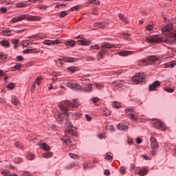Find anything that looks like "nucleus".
I'll use <instances>...</instances> for the list:
<instances>
[{
  "instance_id": "49530a36",
  "label": "nucleus",
  "mask_w": 176,
  "mask_h": 176,
  "mask_svg": "<svg viewBox=\"0 0 176 176\" xmlns=\"http://www.w3.org/2000/svg\"><path fill=\"white\" fill-rule=\"evenodd\" d=\"M96 27H98V28H104V23H95Z\"/></svg>"
},
{
  "instance_id": "b1692460",
  "label": "nucleus",
  "mask_w": 176,
  "mask_h": 176,
  "mask_svg": "<svg viewBox=\"0 0 176 176\" xmlns=\"http://www.w3.org/2000/svg\"><path fill=\"white\" fill-rule=\"evenodd\" d=\"M34 51V52H33ZM39 53V50L38 49H33V50H31V49H27V50H24V53L25 54H28L29 53Z\"/></svg>"
},
{
  "instance_id": "680f3d73",
  "label": "nucleus",
  "mask_w": 176,
  "mask_h": 176,
  "mask_svg": "<svg viewBox=\"0 0 176 176\" xmlns=\"http://www.w3.org/2000/svg\"><path fill=\"white\" fill-rule=\"evenodd\" d=\"M21 176H30V173L28 171H24Z\"/></svg>"
},
{
  "instance_id": "f03ea898",
  "label": "nucleus",
  "mask_w": 176,
  "mask_h": 176,
  "mask_svg": "<svg viewBox=\"0 0 176 176\" xmlns=\"http://www.w3.org/2000/svg\"><path fill=\"white\" fill-rule=\"evenodd\" d=\"M80 105V103L78 102V100L73 99V103L69 100H66L65 102H62L59 104V108L60 111H63L64 113H67L68 111L71 109V108H78Z\"/></svg>"
},
{
  "instance_id": "c756f323",
  "label": "nucleus",
  "mask_w": 176,
  "mask_h": 176,
  "mask_svg": "<svg viewBox=\"0 0 176 176\" xmlns=\"http://www.w3.org/2000/svg\"><path fill=\"white\" fill-rule=\"evenodd\" d=\"M43 80V78H42V76H38L36 78L34 83L38 85V86H39V85L42 83Z\"/></svg>"
},
{
  "instance_id": "a878e982",
  "label": "nucleus",
  "mask_w": 176,
  "mask_h": 176,
  "mask_svg": "<svg viewBox=\"0 0 176 176\" xmlns=\"http://www.w3.org/2000/svg\"><path fill=\"white\" fill-rule=\"evenodd\" d=\"M0 43L3 47H10V43L6 40L1 41Z\"/></svg>"
},
{
  "instance_id": "c85d7f7f",
  "label": "nucleus",
  "mask_w": 176,
  "mask_h": 176,
  "mask_svg": "<svg viewBox=\"0 0 176 176\" xmlns=\"http://www.w3.org/2000/svg\"><path fill=\"white\" fill-rule=\"evenodd\" d=\"M1 174L2 175L5 176H17V175L16 174H10V172H9L8 170L1 171Z\"/></svg>"
},
{
  "instance_id": "de8ad7c7",
  "label": "nucleus",
  "mask_w": 176,
  "mask_h": 176,
  "mask_svg": "<svg viewBox=\"0 0 176 176\" xmlns=\"http://www.w3.org/2000/svg\"><path fill=\"white\" fill-rule=\"evenodd\" d=\"M78 9H80V6H79V5L75 6L74 7H72V8H71V10H72V12H74V11H75V10H78Z\"/></svg>"
},
{
  "instance_id": "f704fd0d",
  "label": "nucleus",
  "mask_w": 176,
  "mask_h": 176,
  "mask_svg": "<svg viewBox=\"0 0 176 176\" xmlns=\"http://www.w3.org/2000/svg\"><path fill=\"white\" fill-rule=\"evenodd\" d=\"M14 86H16V84L14 82H11L7 85V89H8V90H13Z\"/></svg>"
},
{
  "instance_id": "7ed1b4c3",
  "label": "nucleus",
  "mask_w": 176,
  "mask_h": 176,
  "mask_svg": "<svg viewBox=\"0 0 176 176\" xmlns=\"http://www.w3.org/2000/svg\"><path fill=\"white\" fill-rule=\"evenodd\" d=\"M23 20H28V21H41L42 18L39 16L22 14L13 17L11 20V23H19V21H23Z\"/></svg>"
},
{
  "instance_id": "bb28decb",
  "label": "nucleus",
  "mask_w": 176,
  "mask_h": 176,
  "mask_svg": "<svg viewBox=\"0 0 176 176\" xmlns=\"http://www.w3.org/2000/svg\"><path fill=\"white\" fill-rule=\"evenodd\" d=\"M120 56H122L123 57H126L127 56H130V54H132V52L130 51H124V52H119Z\"/></svg>"
},
{
  "instance_id": "603ef678",
  "label": "nucleus",
  "mask_w": 176,
  "mask_h": 176,
  "mask_svg": "<svg viewBox=\"0 0 176 176\" xmlns=\"http://www.w3.org/2000/svg\"><path fill=\"white\" fill-rule=\"evenodd\" d=\"M14 146H16V148H19L20 149L23 148V145H21V144H20L19 142L14 143Z\"/></svg>"
},
{
  "instance_id": "79ce46f5",
  "label": "nucleus",
  "mask_w": 176,
  "mask_h": 176,
  "mask_svg": "<svg viewBox=\"0 0 176 176\" xmlns=\"http://www.w3.org/2000/svg\"><path fill=\"white\" fill-rule=\"evenodd\" d=\"M68 13H67V11H63L59 14V17L64 18L65 16H67Z\"/></svg>"
},
{
  "instance_id": "5fc2aeb1",
  "label": "nucleus",
  "mask_w": 176,
  "mask_h": 176,
  "mask_svg": "<svg viewBox=\"0 0 176 176\" xmlns=\"http://www.w3.org/2000/svg\"><path fill=\"white\" fill-rule=\"evenodd\" d=\"M36 84H35V82H34L32 84V89H31V91L32 93H34V91H35V89H36Z\"/></svg>"
},
{
  "instance_id": "aec40b11",
  "label": "nucleus",
  "mask_w": 176,
  "mask_h": 176,
  "mask_svg": "<svg viewBox=\"0 0 176 176\" xmlns=\"http://www.w3.org/2000/svg\"><path fill=\"white\" fill-rule=\"evenodd\" d=\"M146 174H148V169L143 168L139 170L138 175L144 176V175H146Z\"/></svg>"
},
{
  "instance_id": "a19ab883",
  "label": "nucleus",
  "mask_w": 176,
  "mask_h": 176,
  "mask_svg": "<svg viewBox=\"0 0 176 176\" xmlns=\"http://www.w3.org/2000/svg\"><path fill=\"white\" fill-rule=\"evenodd\" d=\"M90 3H94V5H100V0H89Z\"/></svg>"
},
{
  "instance_id": "72a5a7b5",
  "label": "nucleus",
  "mask_w": 176,
  "mask_h": 176,
  "mask_svg": "<svg viewBox=\"0 0 176 176\" xmlns=\"http://www.w3.org/2000/svg\"><path fill=\"white\" fill-rule=\"evenodd\" d=\"M118 17L120 18V20H122V21H124V23H129V21H127V19H126V17H124L123 14H119Z\"/></svg>"
},
{
  "instance_id": "412c9836",
  "label": "nucleus",
  "mask_w": 176,
  "mask_h": 176,
  "mask_svg": "<svg viewBox=\"0 0 176 176\" xmlns=\"http://www.w3.org/2000/svg\"><path fill=\"white\" fill-rule=\"evenodd\" d=\"M11 102L12 105H17L18 104H20V102H19V100H17V98H16L15 96H11Z\"/></svg>"
},
{
  "instance_id": "37998d69",
  "label": "nucleus",
  "mask_w": 176,
  "mask_h": 176,
  "mask_svg": "<svg viewBox=\"0 0 176 176\" xmlns=\"http://www.w3.org/2000/svg\"><path fill=\"white\" fill-rule=\"evenodd\" d=\"M165 91H166L167 93H173L174 91V89H172L171 87H166L164 88Z\"/></svg>"
},
{
  "instance_id": "09e8293b",
  "label": "nucleus",
  "mask_w": 176,
  "mask_h": 176,
  "mask_svg": "<svg viewBox=\"0 0 176 176\" xmlns=\"http://www.w3.org/2000/svg\"><path fill=\"white\" fill-rule=\"evenodd\" d=\"M0 12L1 13H6V12H8V8H6V7H2L0 8Z\"/></svg>"
},
{
  "instance_id": "0e129e2a",
  "label": "nucleus",
  "mask_w": 176,
  "mask_h": 176,
  "mask_svg": "<svg viewBox=\"0 0 176 176\" xmlns=\"http://www.w3.org/2000/svg\"><path fill=\"white\" fill-rule=\"evenodd\" d=\"M142 157H143V159H144V160H151V157L146 156V155H142Z\"/></svg>"
},
{
  "instance_id": "cd10ccee",
  "label": "nucleus",
  "mask_w": 176,
  "mask_h": 176,
  "mask_svg": "<svg viewBox=\"0 0 176 176\" xmlns=\"http://www.w3.org/2000/svg\"><path fill=\"white\" fill-rule=\"evenodd\" d=\"M43 157H45V159H49L50 157H53V153L49 151V152L43 154Z\"/></svg>"
},
{
  "instance_id": "6e6552de",
  "label": "nucleus",
  "mask_w": 176,
  "mask_h": 176,
  "mask_svg": "<svg viewBox=\"0 0 176 176\" xmlns=\"http://www.w3.org/2000/svg\"><path fill=\"white\" fill-rule=\"evenodd\" d=\"M58 61H59L60 64L63 65V61H65V63H78V58H74V57L65 56V57H63V58L62 59L59 58Z\"/></svg>"
},
{
  "instance_id": "864d4df0",
  "label": "nucleus",
  "mask_w": 176,
  "mask_h": 176,
  "mask_svg": "<svg viewBox=\"0 0 176 176\" xmlns=\"http://www.w3.org/2000/svg\"><path fill=\"white\" fill-rule=\"evenodd\" d=\"M10 32H12V30H6L3 34L6 35V36H10V34H9Z\"/></svg>"
},
{
  "instance_id": "bf43d9fd",
  "label": "nucleus",
  "mask_w": 176,
  "mask_h": 176,
  "mask_svg": "<svg viewBox=\"0 0 176 176\" xmlns=\"http://www.w3.org/2000/svg\"><path fill=\"white\" fill-rule=\"evenodd\" d=\"M146 30H147L148 31H152V30H153V25H147Z\"/></svg>"
},
{
  "instance_id": "4d7b16f0",
  "label": "nucleus",
  "mask_w": 176,
  "mask_h": 176,
  "mask_svg": "<svg viewBox=\"0 0 176 176\" xmlns=\"http://www.w3.org/2000/svg\"><path fill=\"white\" fill-rule=\"evenodd\" d=\"M85 118L87 122H91V116H90L89 114L85 115Z\"/></svg>"
},
{
  "instance_id": "ddd939ff",
  "label": "nucleus",
  "mask_w": 176,
  "mask_h": 176,
  "mask_svg": "<svg viewBox=\"0 0 176 176\" xmlns=\"http://www.w3.org/2000/svg\"><path fill=\"white\" fill-rule=\"evenodd\" d=\"M150 141L151 142V149H156L157 148H159V144H157V140L154 137H151Z\"/></svg>"
},
{
  "instance_id": "2eb2a0df",
  "label": "nucleus",
  "mask_w": 176,
  "mask_h": 176,
  "mask_svg": "<svg viewBox=\"0 0 176 176\" xmlns=\"http://www.w3.org/2000/svg\"><path fill=\"white\" fill-rule=\"evenodd\" d=\"M157 87H160V81H155L153 84L150 85V91H153L157 89Z\"/></svg>"
},
{
  "instance_id": "f257e3e1",
  "label": "nucleus",
  "mask_w": 176,
  "mask_h": 176,
  "mask_svg": "<svg viewBox=\"0 0 176 176\" xmlns=\"http://www.w3.org/2000/svg\"><path fill=\"white\" fill-rule=\"evenodd\" d=\"M163 36L160 35L150 36L146 38L148 43H160V42H166V43H174L176 41V30L173 28V25H167L162 29Z\"/></svg>"
},
{
  "instance_id": "e433bc0d",
  "label": "nucleus",
  "mask_w": 176,
  "mask_h": 176,
  "mask_svg": "<svg viewBox=\"0 0 176 176\" xmlns=\"http://www.w3.org/2000/svg\"><path fill=\"white\" fill-rule=\"evenodd\" d=\"M112 107H113V108H117L118 109H119L121 106L119 102H113Z\"/></svg>"
},
{
  "instance_id": "2f4dec72",
  "label": "nucleus",
  "mask_w": 176,
  "mask_h": 176,
  "mask_svg": "<svg viewBox=\"0 0 176 176\" xmlns=\"http://www.w3.org/2000/svg\"><path fill=\"white\" fill-rule=\"evenodd\" d=\"M21 68V65H19V63H16L15 66H14L12 69L11 71L14 72V71H17Z\"/></svg>"
},
{
  "instance_id": "423d86ee",
  "label": "nucleus",
  "mask_w": 176,
  "mask_h": 176,
  "mask_svg": "<svg viewBox=\"0 0 176 176\" xmlns=\"http://www.w3.org/2000/svg\"><path fill=\"white\" fill-rule=\"evenodd\" d=\"M75 43H78V45H82V46H89V45H90V41L86 40V38L78 40L77 41L71 40L65 42V45L66 46H69V47H74V46H75Z\"/></svg>"
},
{
  "instance_id": "e2e57ef3",
  "label": "nucleus",
  "mask_w": 176,
  "mask_h": 176,
  "mask_svg": "<svg viewBox=\"0 0 176 176\" xmlns=\"http://www.w3.org/2000/svg\"><path fill=\"white\" fill-rule=\"evenodd\" d=\"M169 146H170V149H174V151L176 153V146L174 144H169Z\"/></svg>"
},
{
  "instance_id": "6ab92c4d",
  "label": "nucleus",
  "mask_w": 176,
  "mask_h": 176,
  "mask_svg": "<svg viewBox=\"0 0 176 176\" xmlns=\"http://www.w3.org/2000/svg\"><path fill=\"white\" fill-rule=\"evenodd\" d=\"M138 65H140V67H145L146 65H149V62H148L147 59H143L138 62Z\"/></svg>"
},
{
  "instance_id": "58836bf2",
  "label": "nucleus",
  "mask_w": 176,
  "mask_h": 176,
  "mask_svg": "<svg viewBox=\"0 0 176 176\" xmlns=\"http://www.w3.org/2000/svg\"><path fill=\"white\" fill-rule=\"evenodd\" d=\"M90 50H100V46L98 45H94L90 47Z\"/></svg>"
},
{
  "instance_id": "393cba45",
  "label": "nucleus",
  "mask_w": 176,
  "mask_h": 176,
  "mask_svg": "<svg viewBox=\"0 0 176 176\" xmlns=\"http://www.w3.org/2000/svg\"><path fill=\"white\" fill-rule=\"evenodd\" d=\"M40 148L43 149V151H50V146L47 145L46 143H43L40 145Z\"/></svg>"
},
{
  "instance_id": "9b49d317",
  "label": "nucleus",
  "mask_w": 176,
  "mask_h": 176,
  "mask_svg": "<svg viewBox=\"0 0 176 176\" xmlns=\"http://www.w3.org/2000/svg\"><path fill=\"white\" fill-rule=\"evenodd\" d=\"M113 85H116L114 86V90L116 91L119 87L120 89H124V85H126V82L123 80H120V81H114L113 82Z\"/></svg>"
},
{
  "instance_id": "4468645a",
  "label": "nucleus",
  "mask_w": 176,
  "mask_h": 176,
  "mask_svg": "<svg viewBox=\"0 0 176 176\" xmlns=\"http://www.w3.org/2000/svg\"><path fill=\"white\" fill-rule=\"evenodd\" d=\"M65 134L67 137H76V132L72 129H68L65 131Z\"/></svg>"
},
{
  "instance_id": "7c9ffc66",
  "label": "nucleus",
  "mask_w": 176,
  "mask_h": 176,
  "mask_svg": "<svg viewBox=\"0 0 176 176\" xmlns=\"http://www.w3.org/2000/svg\"><path fill=\"white\" fill-rule=\"evenodd\" d=\"M43 43H44V45H47V46H53V43H54L53 42V40H45Z\"/></svg>"
},
{
  "instance_id": "473e14b6",
  "label": "nucleus",
  "mask_w": 176,
  "mask_h": 176,
  "mask_svg": "<svg viewBox=\"0 0 176 176\" xmlns=\"http://www.w3.org/2000/svg\"><path fill=\"white\" fill-rule=\"evenodd\" d=\"M28 160H34L35 159V155L33 153H28L27 155Z\"/></svg>"
},
{
  "instance_id": "a18cd8bd",
  "label": "nucleus",
  "mask_w": 176,
  "mask_h": 176,
  "mask_svg": "<svg viewBox=\"0 0 176 176\" xmlns=\"http://www.w3.org/2000/svg\"><path fill=\"white\" fill-rule=\"evenodd\" d=\"M120 170L121 174H122V175L126 174V167L121 166L120 168Z\"/></svg>"
},
{
  "instance_id": "1a4fd4ad",
  "label": "nucleus",
  "mask_w": 176,
  "mask_h": 176,
  "mask_svg": "<svg viewBox=\"0 0 176 176\" xmlns=\"http://www.w3.org/2000/svg\"><path fill=\"white\" fill-rule=\"evenodd\" d=\"M125 112L126 116L131 119V120H137V115L134 113V110L133 109H126Z\"/></svg>"
},
{
  "instance_id": "3c124183",
  "label": "nucleus",
  "mask_w": 176,
  "mask_h": 176,
  "mask_svg": "<svg viewBox=\"0 0 176 176\" xmlns=\"http://www.w3.org/2000/svg\"><path fill=\"white\" fill-rule=\"evenodd\" d=\"M66 86H67V87H70V89H72V87L74 86V83H72L71 82H67Z\"/></svg>"
},
{
  "instance_id": "a211bd4d",
  "label": "nucleus",
  "mask_w": 176,
  "mask_h": 176,
  "mask_svg": "<svg viewBox=\"0 0 176 176\" xmlns=\"http://www.w3.org/2000/svg\"><path fill=\"white\" fill-rule=\"evenodd\" d=\"M117 129H118V130H120L122 131H126V130H127V129H129V126H127L126 124H119L117 126Z\"/></svg>"
},
{
  "instance_id": "0eeeda50",
  "label": "nucleus",
  "mask_w": 176,
  "mask_h": 176,
  "mask_svg": "<svg viewBox=\"0 0 176 176\" xmlns=\"http://www.w3.org/2000/svg\"><path fill=\"white\" fill-rule=\"evenodd\" d=\"M152 125L155 129H162L163 131L166 130V126L164 125V123L162 122L158 119H154L153 120Z\"/></svg>"
},
{
  "instance_id": "8fccbe9b",
  "label": "nucleus",
  "mask_w": 176,
  "mask_h": 176,
  "mask_svg": "<svg viewBox=\"0 0 176 176\" xmlns=\"http://www.w3.org/2000/svg\"><path fill=\"white\" fill-rule=\"evenodd\" d=\"M61 43V40H55V41H53V44H52V46H54V45H58Z\"/></svg>"
},
{
  "instance_id": "6e6d98bb",
  "label": "nucleus",
  "mask_w": 176,
  "mask_h": 176,
  "mask_svg": "<svg viewBox=\"0 0 176 176\" xmlns=\"http://www.w3.org/2000/svg\"><path fill=\"white\" fill-rule=\"evenodd\" d=\"M87 61H94L96 58H93L92 56H87L86 58Z\"/></svg>"
},
{
  "instance_id": "774afa93",
  "label": "nucleus",
  "mask_w": 176,
  "mask_h": 176,
  "mask_svg": "<svg viewBox=\"0 0 176 176\" xmlns=\"http://www.w3.org/2000/svg\"><path fill=\"white\" fill-rule=\"evenodd\" d=\"M105 159L106 160H112L113 157L111 155H106Z\"/></svg>"
},
{
  "instance_id": "f8f14e48",
  "label": "nucleus",
  "mask_w": 176,
  "mask_h": 176,
  "mask_svg": "<svg viewBox=\"0 0 176 176\" xmlns=\"http://www.w3.org/2000/svg\"><path fill=\"white\" fill-rule=\"evenodd\" d=\"M111 47H118L117 45H115L113 44H111L109 43H104L102 45V47H101V51L102 52V53H104V52H107V50H108V49H111Z\"/></svg>"
},
{
  "instance_id": "5701e85b",
  "label": "nucleus",
  "mask_w": 176,
  "mask_h": 176,
  "mask_svg": "<svg viewBox=\"0 0 176 176\" xmlns=\"http://www.w3.org/2000/svg\"><path fill=\"white\" fill-rule=\"evenodd\" d=\"M67 70L69 72H71L72 74H74V72H78V67L75 66H71L67 68Z\"/></svg>"
},
{
  "instance_id": "4c0bfd02",
  "label": "nucleus",
  "mask_w": 176,
  "mask_h": 176,
  "mask_svg": "<svg viewBox=\"0 0 176 176\" xmlns=\"http://www.w3.org/2000/svg\"><path fill=\"white\" fill-rule=\"evenodd\" d=\"M107 130H109L111 133H113L115 131V128L112 125H108L106 126Z\"/></svg>"
},
{
  "instance_id": "20e7f679",
  "label": "nucleus",
  "mask_w": 176,
  "mask_h": 176,
  "mask_svg": "<svg viewBox=\"0 0 176 176\" xmlns=\"http://www.w3.org/2000/svg\"><path fill=\"white\" fill-rule=\"evenodd\" d=\"M57 122H59L61 123V122H65V125L66 127H72V124L71 123V121H69V118H68V111L66 113H64L63 111H61L60 109L58 113V118H56Z\"/></svg>"
},
{
  "instance_id": "ea45409f",
  "label": "nucleus",
  "mask_w": 176,
  "mask_h": 176,
  "mask_svg": "<svg viewBox=\"0 0 176 176\" xmlns=\"http://www.w3.org/2000/svg\"><path fill=\"white\" fill-rule=\"evenodd\" d=\"M14 162L16 164H19V163H21L23 162V158L16 157L14 158Z\"/></svg>"
},
{
  "instance_id": "338daca9",
  "label": "nucleus",
  "mask_w": 176,
  "mask_h": 176,
  "mask_svg": "<svg viewBox=\"0 0 176 176\" xmlns=\"http://www.w3.org/2000/svg\"><path fill=\"white\" fill-rule=\"evenodd\" d=\"M16 60H17L18 61H23V60H24V58H23V56H18L16 57Z\"/></svg>"
},
{
  "instance_id": "f3484780",
  "label": "nucleus",
  "mask_w": 176,
  "mask_h": 176,
  "mask_svg": "<svg viewBox=\"0 0 176 176\" xmlns=\"http://www.w3.org/2000/svg\"><path fill=\"white\" fill-rule=\"evenodd\" d=\"M72 90H74V91H83V89H82V86L79 85L77 83H74L73 87H72Z\"/></svg>"
},
{
  "instance_id": "c9c22d12",
  "label": "nucleus",
  "mask_w": 176,
  "mask_h": 176,
  "mask_svg": "<svg viewBox=\"0 0 176 176\" xmlns=\"http://www.w3.org/2000/svg\"><path fill=\"white\" fill-rule=\"evenodd\" d=\"M12 42L14 45V49H17V47H19V40L17 39H12Z\"/></svg>"
},
{
  "instance_id": "9d476101",
  "label": "nucleus",
  "mask_w": 176,
  "mask_h": 176,
  "mask_svg": "<svg viewBox=\"0 0 176 176\" xmlns=\"http://www.w3.org/2000/svg\"><path fill=\"white\" fill-rule=\"evenodd\" d=\"M82 84L85 85V86L82 89V91H85L87 93H91V91H93L91 85H89V80H82Z\"/></svg>"
},
{
  "instance_id": "13d9d810",
  "label": "nucleus",
  "mask_w": 176,
  "mask_h": 176,
  "mask_svg": "<svg viewBox=\"0 0 176 176\" xmlns=\"http://www.w3.org/2000/svg\"><path fill=\"white\" fill-rule=\"evenodd\" d=\"M16 6L17 8H24L25 6V4L24 3H19Z\"/></svg>"
},
{
  "instance_id": "052dcab7",
  "label": "nucleus",
  "mask_w": 176,
  "mask_h": 176,
  "mask_svg": "<svg viewBox=\"0 0 176 176\" xmlns=\"http://www.w3.org/2000/svg\"><path fill=\"white\" fill-rule=\"evenodd\" d=\"M63 142L65 143V144H66V145H69V144H71V140H69V139H66V140H63Z\"/></svg>"
},
{
  "instance_id": "39448f33",
  "label": "nucleus",
  "mask_w": 176,
  "mask_h": 176,
  "mask_svg": "<svg viewBox=\"0 0 176 176\" xmlns=\"http://www.w3.org/2000/svg\"><path fill=\"white\" fill-rule=\"evenodd\" d=\"M147 78L148 76H146L144 72H140L132 77V82L134 85L144 83Z\"/></svg>"
},
{
  "instance_id": "c03bdc74",
  "label": "nucleus",
  "mask_w": 176,
  "mask_h": 176,
  "mask_svg": "<svg viewBox=\"0 0 176 176\" xmlns=\"http://www.w3.org/2000/svg\"><path fill=\"white\" fill-rule=\"evenodd\" d=\"M96 89H98V90H101V89H102V87H104V85H102L101 83H96Z\"/></svg>"
},
{
  "instance_id": "dca6fc26",
  "label": "nucleus",
  "mask_w": 176,
  "mask_h": 176,
  "mask_svg": "<svg viewBox=\"0 0 176 176\" xmlns=\"http://www.w3.org/2000/svg\"><path fill=\"white\" fill-rule=\"evenodd\" d=\"M146 59H147V63H148V65H152L153 63H156V61L159 60V58H157V57L155 56H148V58H147Z\"/></svg>"
},
{
  "instance_id": "4be33fe9",
  "label": "nucleus",
  "mask_w": 176,
  "mask_h": 176,
  "mask_svg": "<svg viewBox=\"0 0 176 176\" xmlns=\"http://www.w3.org/2000/svg\"><path fill=\"white\" fill-rule=\"evenodd\" d=\"M175 65H176L175 61H171V62L166 63L164 65V67L165 68H174L175 67Z\"/></svg>"
},
{
  "instance_id": "69168bd1",
  "label": "nucleus",
  "mask_w": 176,
  "mask_h": 176,
  "mask_svg": "<svg viewBox=\"0 0 176 176\" xmlns=\"http://www.w3.org/2000/svg\"><path fill=\"white\" fill-rule=\"evenodd\" d=\"M98 98H93L92 99H91V101H92V102H94V104H96V102H98Z\"/></svg>"
}]
</instances>
